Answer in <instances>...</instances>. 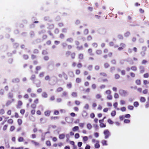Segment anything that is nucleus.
Wrapping results in <instances>:
<instances>
[{
    "instance_id": "nucleus-1",
    "label": "nucleus",
    "mask_w": 149,
    "mask_h": 149,
    "mask_svg": "<svg viewBox=\"0 0 149 149\" xmlns=\"http://www.w3.org/2000/svg\"><path fill=\"white\" fill-rule=\"evenodd\" d=\"M105 117H104L103 120H100L99 121V122L100 123V127H105L106 126L105 125V124H104L103 123H102L103 122L104 120V119H105Z\"/></svg>"
},
{
    "instance_id": "nucleus-2",
    "label": "nucleus",
    "mask_w": 149,
    "mask_h": 149,
    "mask_svg": "<svg viewBox=\"0 0 149 149\" xmlns=\"http://www.w3.org/2000/svg\"><path fill=\"white\" fill-rule=\"evenodd\" d=\"M104 133L105 136V138H107L109 135V131L107 130H105L104 131Z\"/></svg>"
},
{
    "instance_id": "nucleus-3",
    "label": "nucleus",
    "mask_w": 149,
    "mask_h": 149,
    "mask_svg": "<svg viewBox=\"0 0 149 149\" xmlns=\"http://www.w3.org/2000/svg\"><path fill=\"white\" fill-rule=\"evenodd\" d=\"M107 122L109 124L111 125H112L113 123V122L110 119H108L107 120Z\"/></svg>"
},
{
    "instance_id": "nucleus-4",
    "label": "nucleus",
    "mask_w": 149,
    "mask_h": 149,
    "mask_svg": "<svg viewBox=\"0 0 149 149\" xmlns=\"http://www.w3.org/2000/svg\"><path fill=\"white\" fill-rule=\"evenodd\" d=\"M97 142L98 143H96L95 144V148H98L100 147V145L98 143L99 142L97 141Z\"/></svg>"
},
{
    "instance_id": "nucleus-5",
    "label": "nucleus",
    "mask_w": 149,
    "mask_h": 149,
    "mask_svg": "<svg viewBox=\"0 0 149 149\" xmlns=\"http://www.w3.org/2000/svg\"><path fill=\"white\" fill-rule=\"evenodd\" d=\"M87 128L88 129H90L92 127V125L90 124H88L87 125Z\"/></svg>"
},
{
    "instance_id": "nucleus-6",
    "label": "nucleus",
    "mask_w": 149,
    "mask_h": 149,
    "mask_svg": "<svg viewBox=\"0 0 149 149\" xmlns=\"http://www.w3.org/2000/svg\"><path fill=\"white\" fill-rule=\"evenodd\" d=\"M116 114V112L115 111H113L111 113V115L112 116H114Z\"/></svg>"
},
{
    "instance_id": "nucleus-7",
    "label": "nucleus",
    "mask_w": 149,
    "mask_h": 149,
    "mask_svg": "<svg viewBox=\"0 0 149 149\" xmlns=\"http://www.w3.org/2000/svg\"><path fill=\"white\" fill-rule=\"evenodd\" d=\"M78 128H78V127H77V126L73 128V130L74 131H76L77 130H78Z\"/></svg>"
},
{
    "instance_id": "nucleus-8",
    "label": "nucleus",
    "mask_w": 149,
    "mask_h": 149,
    "mask_svg": "<svg viewBox=\"0 0 149 149\" xmlns=\"http://www.w3.org/2000/svg\"><path fill=\"white\" fill-rule=\"evenodd\" d=\"M83 139L84 141H85L88 140V138L87 136H85L83 137Z\"/></svg>"
},
{
    "instance_id": "nucleus-9",
    "label": "nucleus",
    "mask_w": 149,
    "mask_h": 149,
    "mask_svg": "<svg viewBox=\"0 0 149 149\" xmlns=\"http://www.w3.org/2000/svg\"><path fill=\"white\" fill-rule=\"evenodd\" d=\"M50 112L49 111H47L45 112V114L46 116H48L50 113Z\"/></svg>"
},
{
    "instance_id": "nucleus-10",
    "label": "nucleus",
    "mask_w": 149,
    "mask_h": 149,
    "mask_svg": "<svg viewBox=\"0 0 149 149\" xmlns=\"http://www.w3.org/2000/svg\"><path fill=\"white\" fill-rule=\"evenodd\" d=\"M124 122L125 123H129L130 122V120L128 119H125L124 120Z\"/></svg>"
},
{
    "instance_id": "nucleus-11",
    "label": "nucleus",
    "mask_w": 149,
    "mask_h": 149,
    "mask_svg": "<svg viewBox=\"0 0 149 149\" xmlns=\"http://www.w3.org/2000/svg\"><path fill=\"white\" fill-rule=\"evenodd\" d=\"M102 143L103 145H107V141H106L104 140L102 141Z\"/></svg>"
},
{
    "instance_id": "nucleus-12",
    "label": "nucleus",
    "mask_w": 149,
    "mask_h": 149,
    "mask_svg": "<svg viewBox=\"0 0 149 149\" xmlns=\"http://www.w3.org/2000/svg\"><path fill=\"white\" fill-rule=\"evenodd\" d=\"M64 135L63 134H61L59 136V138L60 139H63L64 137Z\"/></svg>"
},
{
    "instance_id": "nucleus-13",
    "label": "nucleus",
    "mask_w": 149,
    "mask_h": 149,
    "mask_svg": "<svg viewBox=\"0 0 149 149\" xmlns=\"http://www.w3.org/2000/svg\"><path fill=\"white\" fill-rule=\"evenodd\" d=\"M134 105L135 107H137L139 105V104L138 102H134Z\"/></svg>"
},
{
    "instance_id": "nucleus-14",
    "label": "nucleus",
    "mask_w": 149,
    "mask_h": 149,
    "mask_svg": "<svg viewBox=\"0 0 149 149\" xmlns=\"http://www.w3.org/2000/svg\"><path fill=\"white\" fill-rule=\"evenodd\" d=\"M128 108L130 110H132L133 109V107L132 106H130L128 107Z\"/></svg>"
},
{
    "instance_id": "nucleus-15",
    "label": "nucleus",
    "mask_w": 149,
    "mask_h": 149,
    "mask_svg": "<svg viewBox=\"0 0 149 149\" xmlns=\"http://www.w3.org/2000/svg\"><path fill=\"white\" fill-rule=\"evenodd\" d=\"M79 137V134L77 133L75 135V137L77 139Z\"/></svg>"
},
{
    "instance_id": "nucleus-16",
    "label": "nucleus",
    "mask_w": 149,
    "mask_h": 149,
    "mask_svg": "<svg viewBox=\"0 0 149 149\" xmlns=\"http://www.w3.org/2000/svg\"><path fill=\"white\" fill-rule=\"evenodd\" d=\"M82 143L81 142H79L78 143V146L79 147H80L82 145Z\"/></svg>"
},
{
    "instance_id": "nucleus-17",
    "label": "nucleus",
    "mask_w": 149,
    "mask_h": 149,
    "mask_svg": "<svg viewBox=\"0 0 149 149\" xmlns=\"http://www.w3.org/2000/svg\"><path fill=\"white\" fill-rule=\"evenodd\" d=\"M125 102L123 100H121L120 102V104L121 105H123L125 104Z\"/></svg>"
},
{
    "instance_id": "nucleus-18",
    "label": "nucleus",
    "mask_w": 149,
    "mask_h": 149,
    "mask_svg": "<svg viewBox=\"0 0 149 149\" xmlns=\"http://www.w3.org/2000/svg\"><path fill=\"white\" fill-rule=\"evenodd\" d=\"M145 100V99L144 97H142L141 98L140 100L142 102H144Z\"/></svg>"
},
{
    "instance_id": "nucleus-19",
    "label": "nucleus",
    "mask_w": 149,
    "mask_h": 149,
    "mask_svg": "<svg viewBox=\"0 0 149 149\" xmlns=\"http://www.w3.org/2000/svg\"><path fill=\"white\" fill-rule=\"evenodd\" d=\"M126 118H129L130 117V115L129 114H127L125 116Z\"/></svg>"
},
{
    "instance_id": "nucleus-20",
    "label": "nucleus",
    "mask_w": 149,
    "mask_h": 149,
    "mask_svg": "<svg viewBox=\"0 0 149 149\" xmlns=\"http://www.w3.org/2000/svg\"><path fill=\"white\" fill-rule=\"evenodd\" d=\"M95 136L96 137H97L99 136V134L97 133H95L94 134Z\"/></svg>"
},
{
    "instance_id": "nucleus-21",
    "label": "nucleus",
    "mask_w": 149,
    "mask_h": 149,
    "mask_svg": "<svg viewBox=\"0 0 149 149\" xmlns=\"http://www.w3.org/2000/svg\"><path fill=\"white\" fill-rule=\"evenodd\" d=\"M90 146L89 145H87L85 148V149H90Z\"/></svg>"
},
{
    "instance_id": "nucleus-22",
    "label": "nucleus",
    "mask_w": 149,
    "mask_h": 149,
    "mask_svg": "<svg viewBox=\"0 0 149 149\" xmlns=\"http://www.w3.org/2000/svg\"><path fill=\"white\" fill-rule=\"evenodd\" d=\"M18 140L19 142L22 141H23V138L22 137H20L19 139Z\"/></svg>"
},
{
    "instance_id": "nucleus-23",
    "label": "nucleus",
    "mask_w": 149,
    "mask_h": 149,
    "mask_svg": "<svg viewBox=\"0 0 149 149\" xmlns=\"http://www.w3.org/2000/svg\"><path fill=\"white\" fill-rule=\"evenodd\" d=\"M121 110L122 111H125L126 109L125 107H123L121 108Z\"/></svg>"
},
{
    "instance_id": "nucleus-24",
    "label": "nucleus",
    "mask_w": 149,
    "mask_h": 149,
    "mask_svg": "<svg viewBox=\"0 0 149 149\" xmlns=\"http://www.w3.org/2000/svg\"><path fill=\"white\" fill-rule=\"evenodd\" d=\"M117 105H118V104L117 103H115L113 105V107H115V108H116L117 106Z\"/></svg>"
},
{
    "instance_id": "nucleus-25",
    "label": "nucleus",
    "mask_w": 149,
    "mask_h": 149,
    "mask_svg": "<svg viewBox=\"0 0 149 149\" xmlns=\"http://www.w3.org/2000/svg\"><path fill=\"white\" fill-rule=\"evenodd\" d=\"M18 122L19 125H20L22 122V120H18Z\"/></svg>"
},
{
    "instance_id": "nucleus-26",
    "label": "nucleus",
    "mask_w": 149,
    "mask_h": 149,
    "mask_svg": "<svg viewBox=\"0 0 149 149\" xmlns=\"http://www.w3.org/2000/svg\"><path fill=\"white\" fill-rule=\"evenodd\" d=\"M46 144L48 146H50L51 143L49 141H47L46 142Z\"/></svg>"
},
{
    "instance_id": "nucleus-27",
    "label": "nucleus",
    "mask_w": 149,
    "mask_h": 149,
    "mask_svg": "<svg viewBox=\"0 0 149 149\" xmlns=\"http://www.w3.org/2000/svg\"><path fill=\"white\" fill-rule=\"evenodd\" d=\"M25 111L24 110H21L20 111V113L22 114H23L24 113Z\"/></svg>"
},
{
    "instance_id": "nucleus-28",
    "label": "nucleus",
    "mask_w": 149,
    "mask_h": 149,
    "mask_svg": "<svg viewBox=\"0 0 149 149\" xmlns=\"http://www.w3.org/2000/svg\"><path fill=\"white\" fill-rule=\"evenodd\" d=\"M15 127L14 126H11L10 127V130L11 131H12L14 130Z\"/></svg>"
},
{
    "instance_id": "nucleus-29",
    "label": "nucleus",
    "mask_w": 149,
    "mask_h": 149,
    "mask_svg": "<svg viewBox=\"0 0 149 149\" xmlns=\"http://www.w3.org/2000/svg\"><path fill=\"white\" fill-rule=\"evenodd\" d=\"M91 117L92 118H93L95 116V115L94 113H91Z\"/></svg>"
},
{
    "instance_id": "nucleus-30",
    "label": "nucleus",
    "mask_w": 149,
    "mask_h": 149,
    "mask_svg": "<svg viewBox=\"0 0 149 149\" xmlns=\"http://www.w3.org/2000/svg\"><path fill=\"white\" fill-rule=\"evenodd\" d=\"M4 113V110L3 109H2V110H1L0 111V113L1 114H3Z\"/></svg>"
},
{
    "instance_id": "nucleus-31",
    "label": "nucleus",
    "mask_w": 149,
    "mask_h": 149,
    "mask_svg": "<svg viewBox=\"0 0 149 149\" xmlns=\"http://www.w3.org/2000/svg\"><path fill=\"white\" fill-rule=\"evenodd\" d=\"M131 69L133 70H136V68L135 67H132Z\"/></svg>"
},
{
    "instance_id": "nucleus-32",
    "label": "nucleus",
    "mask_w": 149,
    "mask_h": 149,
    "mask_svg": "<svg viewBox=\"0 0 149 149\" xmlns=\"http://www.w3.org/2000/svg\"><path fill=\"white\" fill-rule=\"evenodd\" d=\"M114 97L115 98H117L118 97V95L117 94H115L114 95Z\"/></svg>"
},
{
    "instance_id": "nucleus-33",
    "label": "nucleus",
    "mask_w": 149,
    "mask_h": 149,
    "mask_svg": "<svg viewBox=\"0 0 149 149\" xmlns=\"http://www.w3.org/2000/svg\"><path fill=\"white\" fill-rule=\"evenodd\" d=\"M144 77L146 78L148 77V75L147 74H144Z\"/></svg>"
},
{
    "instance_id": "nucleus-34",
    "label": "nucleus",
    "mask_w": 149,
    "mask_h": 149,
    "mask_svg": "<svg viewBox=\"0 0 149 149\" xmlns=\"http://www.w3.org/2000/svg\"><path fill=\"white\" fill-rule=\"evenodd\" d=\"M8 122L9 123H13V120L11 119H10L8 120Z\"/></svg>"
},
{
    "instance_id": "nucleus-35",
    "label": "nucleus",
    "mask_w": 149,
    "mask_h": 149,
    "mask_svg": "<svg viewBox=\"0 0 149 149\" xmlns=\"http://www.w3.org/2000/svg\"><path fill=\"white\" fill-rule=\"evenodd\" d=\"M108 110V109L107 108H105L104 109L103 111L104 112H106Z\"/></svg>"
},
{
    "instance_id": "nucleus-36",
    "label": "nucleus",
    "mask_w": 149,
    "mask_h": 149,
    "mask_svg": "<svg viewBox=\"0 0 149 149\" xmlns=\"http://www.w3.org/2000/svg\"><path fill=\"white\" fill-rule=\"evenodd\" d=\"M115 76V77L117 79L119 78V75L118 74L116 75Z\"/></svg>"
},
{
    "instance_id": "nucleus-37",
    "label": "nucleus",
    "mask_w": 149,
    "mask_h": 149,
    "mask_svg": "<svg viewBox=\"0 0 149 149\" xmlns=\"http://www.w3.org/2000/svg\"><path fill=\"white\" fill-rule=\"evenodd\" d=\"M136 82L138 84H139L140 82V81L139 80H137Z\"/></svg>"
},
{
    "instance_id": "nucleus-38",
    "label": "nucleus",
    "mask_w": 149,
    "mask_h": 149,
    "mask_svg": "<svg viewBox=\"0 0 149 149\" xmlns=\"http://www.w3.org/2000/svg\"><path fill=\"white\" fill-rule=\"evenodd\" d=\"M124 118V116H120V118L121 120H122Z\"/></svg>"
},
{
    "instance_id": "nucleus-39",
    "label": "nucleus",
    "mask_w": 149,
    "mask_h": 149,
    "mask_svg": "<svg viewBox=\"0 0 149 149\" xmlns=\"http://www.w3.org/2000/svg\"><path fill=\"white\" fill-rule=\"evenodd\" d=\"M37 113L38 115H40L41 114V112L40 111H38L37 112Z\"/></svg>"
},
{
    "instance_id": "nucleus-40",
    "label": "nucleus",
    "mask_w": 149,
    "mask_h": 149,
    "mask_svg": "<svg viewBox=\"0 0 149 149\" xmlns=\"http://www.w3.org/2000/svg\"><path fill=\"white\" fill-rule=\"evenodd\" d=\"M58 112L57 111H56L54 112V113L55 114L57 115L58 114Z\"/></svg>"
},
{
    "instance_id": "nucleus-41",
    "label": "nucleus",
    "mask_w": 149,
    "mask_h": 149,
    "mask_svg": "<svg viewBox=\"0 0 149 149\" xmlns=\"http://www.w3.org/2000/svg\"><path fill=\"white\" fill-rule=\"evenodd\" d=\"M72 116H74L75 115V114L74 113H71L70 114Z\"/></svg>"
},
{
    "instance_id": "nucleus-42",
    "label": "nucleus",
    "mask_w": 149,
    "mask_h": 149,
    "mask_svg": "<svg viewBox=\"0 0 149 149\" xmlns=\"http://www.w3.org/2000/svg\"><path fill=\"white\" fill-rule=\"evenodd\" d=\"M99 117H100L102 116V115L101 113H99L98 115Z\"/></svg>"
},
{
    "instance_id": "nucleus-43",
    "label": "nucleus",
    "mask_w": 149,
    "mask_h": 149,
    "mask_svg": "<svg viewBox=\"0 0 149 149\" xmlns=\"http://www.w3.org/2000/svg\"><path fill=\"white\" fill-rule=\"evenodd\" d=\"M106 93L107 94H109L110 93V91H107L106 92Z\"/></svg>"
},
{
    "instance_id": "nucleus-44",
    "label": "nucleus",
    "mask_w": 149,
    "mask_h": 149,
    "mask_svg": "<svg viewBox=\"0 0 149 149\" xmlns=\"http://www.w3.org/2000/svg\"><path fill=\"white\" fill-rule=\"evenodd\" d=\"M107 98H108V99H111L112 97H111V96L109 95V96H108L107 97Z\"/></svg>"
},
{
    "instance_id": "nucleus-45",
    "label": "nucleus",
    "mask_w": 149,
    "mask_h": 149,
    "mask_svg": "<svg viewBox=\"0 0 149 149\" xmlns=\"http://www.w3.org/2000/svg\"><path fill=\"white\" fill-rule=\"evenodd\" d=\"M116 125H120V123L118 122H116L115 123Z\"/></svg>"
},
{
    "instance_id": "nucleus-46",
    "label": "nucleus",
    "mask_w": 149,
    "mask_h": 149,
    "mask_svg": "<svg viewBox=\"0 0 149 149\" xmlns=\"http://www.w3.org/2000/svg\"><path fill=\"white\" fill-rule=\"evenodd\" d=\"M76 81H77V82H79V81H80V79H78V78L77 79H76Z\"/></svg>"
},
{
    "instance_id": "nucleus-47",
    "label": "nucleus",
    "mask_w": 149,
    "mask_h": 149,
    "mask_svg": "<svg viewBox=\"0 0 149 149\" xmlns=\"http://www.w3.org/2000/svg\"><path fill=\"white\" fill-rule=\"evenodd\" d=\"M53 140L54 141H55L56 140V138L54 137V138H53Z\"/></svg>"
},
{
    "instance_id": "nucleus-48",
    "label": "nucleus",
    "mask_w": 149,
    "mask_h": 149,
    "mask_svg": "<svg viewBox=\"0 0 149 149\" xmlns=\"http://www.w3.org/2000/svg\"><path fill=\"white\" fill-rule=\"evenodd\" d=\"M7 113L9 115H10L11 113V111H9L7 112Z\"/></svg>"
},
{
    "instance_id": "nucleus-49",
    "label": "nucleus",
    "mask_w": 149,
    "mask_h": 149,
    "mask_svg": "<svg viewBox=\"0 0 149 149\" xmlns=\"http://www.w3.org/2000/svg\"><path fill=\"white\" fill-rule=\"evenodd\" d=\"M65 149H70L69 147L68 146H66L65 148Z\"/></svg>"
},
{
    "instance_id": "nucleus-50",
    "label": "nucleus",
    "mask_w": 149,
    "mask_h": 149,
    "mask_svg": "<svg viewBox=\"0 0 149 149\" xmlns=\"http://www.w3.org/2000/svg\"><path fill=\"white\" fill-rule=\"evenodd\" d=\"M125 72L124 71H121V73L122 74H125Z\"/></svg>"
},
{
    "instance_id": "nucleus-51",
    "label": "nucleus",
    "mask_w": 149,
    "mask_h": 149,
    "mask_svg": "<svg viewBox=\"0 0 149 149\" xmlns=\"http://www.w3.org/2000/svg\"><path fill=\"white\" fill-rule=\"evenodd\" d=\"M143 93H146L147 92V91L146 90L145 91H144L143 92Z\"/></svg>"
},
{
    "instance_id": "nucleus-52",
    "label": "nucleus",
    "mask_w": 149,
    "mask_h": 149,
    "mask_svg": "<svg viewBox=\"0 0 149 149\" xmlns=\"http://www.w3.org/2000/svg\"><path fill=\"white\" fill-rule=\"evenodd\" d=\"M70 143L72 145H74V143L73 141H72L70 142Z\"/></svg>"
},
{
    "instance_id": "nucleus-53",
    "label": "nucleus",
    "mask_w": 149,
    "mask_h": 149,
    "mask_svg": "<svg viewBox=\"0 0 149 149\" xmlns=\"http://www.w3.org/2000/svg\"><path fill=\"white\" fill-rule=\"evenodd\" d=\"M12 140L13 141H15V137H13L12 139Z\"/></svg>"
},
{
    "instance_id": "nucleus-54",
    "label": "nucleus",
    "mask_w": 149,
    "mask_h": 149,
    "mask_svg": "<svg viewBox=\"0 0 149 149\" xmlns=\"http://www.w3.org/2000/svg\"><path fill=\"white\" fill-rule=\"evenodd\" d=\"M94 121L95 122H97L98 121V119H97L95 118V119Z\"/></svg>"
},
{
    "instance_id": "nucleus-55",
    "label": "nucleus",
    "mask_w": 149,
    "mask_h": 149,
    "mask_svg": "<svg viewBox=\"0 0 149 149\" xmlns=\"http://www.w3.org/2000/svg\"><path fill=\"white\" fill-rule=\"evenodd\" d=\"M140 11L141 13H143V10L141 9L140 10Z\"/></svg>"
},
{
    "instance_id": "nucleus-56",
    "label": "nucleus",
    "mask_w": 149,
    "mask_h": 149,
    "mask_svg": "<svg viewBox=\"0 0 149 149\" xmlns=\"http://www.w3.org/2000/svg\"><path fill=\"white\" fill-rule=\"evenodd\" d=\"M113 91H116V88H113Z\"/></svg>"
},
{
    "instance_id": "nucleus-57",
    "label": "nucleus",
    "mask_w": 149,
    "mask_h": 149,
    "mask_svg": "<svg viewBox=\"0 0 149 149\" xmlns=\"http://www.w3.org/2000/svg\"><path fill=\"white\" fill-rule=\"evenodd\" d=\"M49 79V77L48 76H47L45 77V79L46 80H47Z\"/></svg>"
},
{
    "instance_id": "nucleus-58",
    "label": "nucleus",
    "mask_w": 149,
    "mask_h": 149,
    "mask_svg": "<svg viewBox=\"0 0 149 149\" xmlns=\"http://www.w3.org/2000/svg\"><path fill=\"white\" fill-rule=\"evenodd\" d=\"M131 75L132 77H134V75L133 73H131Z\"/></svg>"
},
{
    "instance_id": "nucleus-59",
    "label": "nucleus",
    "mask_w": 149,
    "mask_h": 149,
    "mask_svg": "<svg viewBox=\"0 0 149 149\" xmlns=\"http://www.w3.org/2000/svg\"><path fill=\"white\" fill-rule=\"evenodd\" d=\"M31 112H32V113H33L34 114V113H35V111H34V110H32V111H31Z\"/></svg>"
},
{
    "instance_id": "nucleus-60",
    "label": "nucleus",
    "mask_w": 149,
    "mask_h": 149,
    "mask_svg": "<svg viewBox=\"0 0 149 149\" xmlns=\"http://www.w3.org/2000/svg\"><path fill=\"white\" fill-rule=\"evenodd\" d=\"M83 125H84L83 124H81L80 125V126L81 127H83Z\"/></svg>"
},
{
    "instance_id": "nucleus-61",
    "label": "nucleus",
    "mask_w": 149,
    "mask_h": 149,
    "mask_svg": "<svg viewBox=\"0 0 149 149\" xmlns=\"http://www.w3.org/2000/svg\"><path fill=\"white\" fill-rule=\"evenodd\" d=\"M74 133L72 132H71L70 133V134L71 135H73L74 134Z\"/></svg>"
},
{
    "instance_id": "nucleus-62",
    "label": "nucleus",
    "mask_w": 149,
    "mask_h": 149,
    "mask_svg": "<svg viewBox=\"0 0 149 149\" xmlns=\"http://www.w3.org/2000/svg\"><path fill=\"white\" fill-rule=\"evenodd\" d=\"M80 72L79 71V70H77L76 72V73L77 74H78Z\"/></svg>"
},
{
    "instance_id": "nucleus-63",
    "label": "nucleus",
    "mask_w": 149,
    "mask_h": 149,
    "mask_svg": "<svg viewBox=\"0 0 149 149\" xmlns=\"http://www.w3.org/2000/svg\"><path fill=\"white\" fill-rule=\"evenodd\" d=\"M0 149H4V147L3 146L0 147Z\"/></svg>"
},
{
    "instance_id": "nucleus-64",
    "label": "nucleus",
    "mask_w": 149,
    "mask_h": 149,
    "mask_svg": "<svg viewBox=\"0 0 149 149\" xmlns=\"http://www.w3.org/2000/svg\"><path fill=\"white\" fill-rule=\"evenodd\" d=\"M92 141L93 142H95V140L94 139H93L92 140Z\"/></svg>"
}]
</instances>
